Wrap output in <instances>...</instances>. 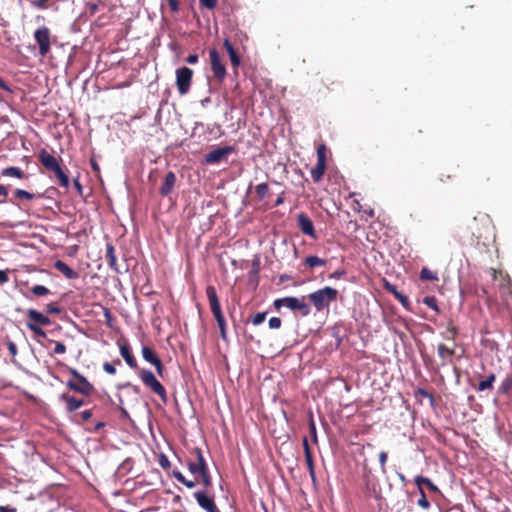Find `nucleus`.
<instances>
[{"label":"nucleus","mask_w":512,"mask_h":512,"mask_svg":"<svg viewBox=\"0 0 512 512\" xmlns=\"http://www.w3.org/2000/svg\"><path fill=\"white\" fill-rule=\"evenodd\" d=\"M339 292L337 289L325 286L307 295V299L317 312L329 310L330 304L337 301Z\"/></svg>","instance_id":"f257e3e1"},{"label":"nucleus","mask_w":512,"mask_h":512,"mask_svg":"<svg viewBox=\"0 0 512 512\" xmlns=\"http://www.w3.org/2000/svg\"><path fill=\"white\" fill-rule=\"evenodd\" d=\"M38 159L42 166L49 172H53L60 186L69 187V178L61 168L58 159L50 154L46 149H41L38 153Z\"/></svg>","instance_id":"f03ea898"},{"label":"nucleus","mask_w":512,"mask_h":512,"mask_svg":"<svg viewBox=\"0 0 512 512\" xmlns=\"http://www.w3.org/2000/svg\"><path fill=\"white\" fill-rule=\"evenodd\" d=\"M306 299L307 296H302L301 298L288 296L276 299L273 305L276 309L286 307L294 312H298L302 317H307L311 313V306L306 302Z\"/></svg>","instance_id":"7ed1b4c3"},{"label":"nucleus","mask_w":512,"mask_h":512,"mask_svg":"<svg viewBox=\"0 0 512 512\" xmlns=\"http://www.w3.org/2000/svg\"><path fill=\"white\" fill-rule=\"evenodd\" d=\"M68 372L71 379L66 382V386L75 392L84 396H91L95 392L94 386L87 380L85 376L78 372L77 369L69 367Z\"/></svg>","instance_id":"20e7f679"},{"label":"nucleus","mask_w":512,"mask_h":512,"mask_svg":"<svg viewBox=\"0 0 512 512\" xmlns=\"http://www.w3.org/2000/svg\"><path fill=\"white\" fill-rule=\"evenodd\" d=\"M190 455L192 458H189L187 461L188 470L195 476H200L201 474L207 472L208 465L203 456L202 450L198 447L193 448L190 451Z\"/></svg>","instance_id":"39448f33"},{"label":"nucleus","mask_w":512,"mask_h":512,"mask_svg":"<svg viewBox=\"0 0 512 512\" xmlns=\"http://www.w3.org/2000/svg\"><path fill=\"white\" fill-rule=\"evenodd\" d=\"M139 377L143 384L157 394L163 402L167 401V393L164 386L156 379L150 370H141Z\"/></svg>","instance_id":"423d86ee"},{"label":"nucleus","mask_w":512,"mask_h":512,"mask_svg":"<svg viewBox=\"0 0 512 512\" xmlns=\"http://www.w3.org/2000/svg\"><path fill=\"white\" fill-rule=\"evenodd\" d=\"M193 70L184 66L176 70V85L180 95H185L190 91Z\"/></svg>","instance_id":"0eeeda50"},{"label":"nucleus","mask_w":512,"mask_h":512,"mask_svg":"<svg viewBox=\"0 0 512 512\" xmlns=\"http://www.w3.org/2000/svg\"><path fill=\"white\" fill-rule=\"evenodd\" d=\"M34 38L39 46V54L45 57L50 52V38L51 33L48 27L43 26L35 30Z\"/></svg>","instance_id":"6e6552de"},{"label":"nucleus","mask_w":512,"mask_h":512,"mask_svg":"<svg viewBox=\"0 0 512 512\" xmlns=\"http://www.w3.org/2000/svg\"><path fill=\"white\" fill-rule=\"evenodd\" d=\"M209 57H210V65H211V71L214 75V77L219 81L222 82L226 75V67L224 63L222 62V59L218 53V51L215 48H212L209 50Z\"/></svg>","instance_id":"1a4fd4ad"},{"label":"nucleus","mask_w":512,"mask_h":512,"mask_svg":"<svg viewBox=\"0 0 512 512\" xmlns=\"http://www.w3.org/2000/svg\"><path fill=\"white\" fill-rule=\"evenodd\" d=\"M326 170V147L320 145L317 148V164L311 169V177L314 182H319Z\"/></svg>","instance_id":"9d476101"},{"label":"nucleus","mask_w":512,"mask_h":512,"mask_svg":"<svg viewBox=\"0 0 512 512\" xmlns=\"http://www.w3.org/2000/svg\"><path fill=\"white\" fill-rule=\"evenodd\" d=\"M142 357L144 358L145 361H147L148 363L152 364L155 367L156 372L160 377H163L164 366L162 364L161 359L157 356V354L152 348L148 346H143Z\"/></svg>","instance_id":"9b49d317"},{"label":"nucleus","mask_w":512,"mask_h":512,"mask_svg":"<svg viewBox=\"0 0 512 512\" xmlns=\"http://www.w3.org/2000/svg\"><path fill=\"white\" fill-rule=\"evenodd\" d=\"M297 225L304 235H307L314 240L317 239L313 222L304 212H301L297 215Z\"/></svg>","instance_id":"f8f14e48"},{"label":"nucleus","mask_w":512,"mask_h":512,"mask_svg":"<svg viewBox=\"0 0 512 512\" xmlns=\"http://www.w3.org/2000/svg\"><path fill=\"white\" fill-rule=\"evenodd\" d=\"M194 497L198 505L207 512H219L213 497L207 495L206 491H197Z\"/></svg>","instance_id":"ddd939ff"},{"label":"nucleus","mask_w":512,"mask_h":512,"mask_svg":"<svg viewBox=\"0 0 512 512\" xmlns=\"http://www.w3.org/2000/svg\"><path fill=\"white\" fill-rule=\"evenodd\" d=\"M233 148L231 146L220 147L214 149L206 154L205 161L209 164L219 163L222 161L227 155L232 153Z\"/></svg>","instance_id":"4468645a"},{"label":"nucleus","mask_w":512,"mask_h":512,"mask_svg":"<svg viewBox=\"0 0 512 512\" xmlns=\"http://www.w3.org/2000/svg\"><path fill=\"white\" fill-rule=\"evenodd\" d=\"M26 316L28 319L26 324H33L38 326H49L51 324V320L48 316L35 309L27 310Z\"/></svg>","instance_id":"2eb2a0df"},{"label":"nucleus","mask_w":512,"mask_h":512,"mask_svg":"<svg viewBox=\"0 0 512 512\" xmlns=\"http://www.w3.org/2000/svg\"><path fill=\"white\" fill-rule=\"evenodd\" d=\"M206 296L213 316L222 313L216 288L212 285L206 287Z\"/></svg>","instance_id":"dca6fc26"},{"label":"nucleus","mask_w":512,"mask_h":512,"mask_svg":"<svg viewBox=\"0 0 512 512\" xmlns=\"http://www.w3.org/2000/svg\"><path fill=\"white\" fill-rule=\"evenodd\" d=\"M176 183V175L173 171L167 172L165 175L164 181L159 189V193L161 196L166 197L170 195L174 189Z\"/></svg>","instance_id":"f3484780"},{"label":"nucleus","mask_w":512,"mask_h":512,"mask_svg":"<svg viewBox=\"0 0 512 512\" xmlns=\"http://www.w3.org/2000/svg\"><path fill=\"white\" fill-rule=\"evenodd\" d=\"M302 442H303V449H304V454H305V461H306V464H307L309 475H310L311 479L313 481H315L316 475H315L314 460H313L312 452H311V449H310V446H309V442H308V439H307L306 436L303 437V441Z\"/></svg>","instance_id":"a211bd4d"},{"label":"nucleus","mask_w":512,"mask_h":512,"mask_svg":"<svg viewBox=\"0 0 512 512\" xmlns=\"http://www.w3.org/2000/svg\"><path fill=\"white\" fill-rule=\"evenodd\" d=\"M60 399L65 402L67 412H74L85 405V401L83 399L76 398L67 393L61 394Z\"/></svg>","instance_id":"6ab92c4d"},{"label":"nucleus","mask_w":512,"mask_h":512,"mask_svg":"<svg viewBox=\"0 0 512 512\" xmlns=\"http://www.w3.org/2000/svg\"><path fill=\"white\" fill-rule=\"evenodd\" d=\"M223 45L229 55L231 65L234 68H238L241 65V59L237 50L234 48V46L232 45L228 38L224 39Z\"/></svg>","instance_id":"aec40b11"},{"label":"nucleus","mask_w":512,"mask_h":512,"mask_svg":"<svg viewBox=\"0 0 512 512\" xmlns=\"http://www.w3.org/2000/svg\"><path fill=\"white\" fill-rule=\"evenodd\" d=\"M119 349H120V354L121 356L124 358L125 362L127 363V365L132 368V369H135L137 368V362H136V359L135 357L133 356L132 352H131V349H130V346L128 345V343H122L119 345Z\"/></svg>","instance_id":"412c9836"},{"label":"nucleus","mask_w":512,"mask_h":512,"mask_svg":"<svg viewBox=\"0 0 512 512\" xmlns=\"http://www.w3.org/2000/svg\"><path fill=\"white\" fill-rule=\"evenodd\" d=\"M55 269H57L60 273H62L67 279L73 280L79 277L78 272L70 268L65 262L62 260H57L54 263Z\"/></svg>","instance_id":"4be33fe9"},{"label":"nucleus","mask_w":512,"mask_h":512,"mask_svg":"<svg viewBox=\"0 0 512 512\" xmlns=\"http://www.w3.org/2000/svg\"><path fill=\"white\" fill-rule=\"evenodd\" d=\"M105 258L107 260V263H108L109 267L112 270H114L116 273H119L120 271H119V268H118V265H117L115 248H114V246L111 243H108L106 245Z\"/></svg>","instance_id":"5701e85b"},{"label":"nucleus","mask_w":512,"mask_h":512,"mask_svg":"<svg viewBox=\"0 0 512 512\" xmlns=\"http://www.w3.org/2000/svg\"><path fill=\"white\" fill-rule=\"evenodd\" d=\"M1 176L3 177H15L18 179H27L28 176L24 173L22 169L15 166L6 167L1 170Z\"/></svg>","instance_id":"b1692460"},{"label":"nucleus","mask_w":512,"mask_h":512,"mask_svg":"<svg viewBox=\"0 0 512 512\" xmlns=\"http://www.w3.org/2000/svg\"><path fill=\"white\" fill-rule=\"evenodd\" d=\"M496 380V375L494 373L489 374L485 379L481 380L478 385L476 386L477 391H486V390H493V384Z\"/></svg>","instance_id":"393cba45"},{"label":"nucleus","mask_w":512,"mask_h":512,"mask_svg":"<svg viewBox=\"0 0 512 512\" xmlns=\"http://www.w3.org/2000/svg\"><path fill=\"white\" fill-rule=\"evenodd\" d=\"M438 355L441 359V365H446V360L454 355V349L448 348L445 344L441 343L437 347Z\"/></svg>","instance_id":"a878e982"},{"label":"nucleus","mask_w":512,"mask_h":512,"mask_svg":"<svg viewBox=\"0 0 512 512\" xmlns=\"http://www.w3.org/2000/svg\"><path fill=\"white\" fill-rule=\"evenodd\" d=\"M326 263H327V260L322 259L315 255H309L304 259V265L311 269H313L315 267H319V266H324V265H326Z\"/></svg>","instance_id":"bb28decb"},{"label":"nucleus","mask_w":512,"mask_h":512,"mask_svg":"<svg viewBox=\"0 0 512 512\" xmlns=\"http://www.w3.org/2000/svg\"><path fill=\"white\" fill-rule=\"evenodd\" d=\"M214 318H215V320L217 322V325L219 327L220 336H221L222 340L227 341L228 340V336H227L226 320L224 318L223 313L215 315Z\"/></svg>","instance_id":"cd10ccee"},{"label":"nucleus","mask_w":512,"mask_h":512,"mask_svg":"<svg viewBox=\"0 0 512 512\" xmlns=\"http://www.w3.org/2000/svg\"><path fill=\"white\" fill-rule=\"evenodd\" d=\"M415 483L418 485L419 488L422 487V485H425L432 492L439 491L437 486L429 478L423 476H416Z\"/></svg>","instance_id":"c85d7f7f"},{"label":"nucleus","mask_w":512,"mask_h":512,"mask_svg":"<svg viewBox=\"0 0 512 512\" xmlns=\"http://www.w3.org/2000/svg\"><path fill=\"white\" fill-rule=\"evenodd\" d=\"M172 476L177 481H179L180 483L185 485L187 488H194L196 486L197 481H192V480L186 479L185 476L180 471H178V470H173L172 471Z\"/></svg>","instance_id":"c756f323"},{"label":"nucleus","mask_w":512,"mask_h":512,"mask_svg":"<svg viewBox=\"0 0 512 512\" xmlns=\"http://www.w3.org/2000/svg\"><path fill=\"white\" fill-rule=\"evenodd\" d=\"M420 279L425 281H438V275L429 268L423 267L420 271Z\"/></svg>","instance_id":"7c9ffc66"},{"label":"nucleus","mask_w":512,"mask_h":512,"mask_svg":"<svg viewBox=\"0 0 512 512\" xmlns=\"http://www.w3.org/2000/svg\"><path fill=\"white\" fill-rule=\"evenodd\" d=\"M255 193L259 200H263L269 193V186L267 183H260L255 187Z\"/></svg>","instance_id":"2f4dec72"},{"label":"nucleus","mask_w":512,"mask_h":512,"mask_svg":"<svg viewBox=\"0 0 512 512\" xmlns=\"http://www.w3.org/2000/svg\"><path fill=\"white\" fill-rule=\"evenodd\" d=\"M13 195L19 200H33L35 198V194L19 188L13 192Z\"/></svg>","instance_id":"473e14b6"},{"label":"nucleus","mask_w":512,"mask_h":512,"mask_svg":"<svg viewBox=\"0 0 512 512\" xmlns=\"http://www.w3.org/2000/svg\"><path fill=\"white\" fill-rule=\"evenodd\" d=\"M512 389V376H507L500 384L499 393L507 394Z\"/></svg>","instance_id":"72a5a7b5"},{"label":"nucleus","mask_w":512,"mask_h":512,"mask_svg":"<svg viewBox=\"0 0 512 512\" xmlns=\"http://www.w3.org/2000/svg\"><path fill=\"white\" fill-rule=\"evenodd\" d=\"M116 365H121L120 359L114 360L113 363L105 362L103 364V370L110 375H115L116 374V368H115Z\"/></svg>","instance_id":"f704fd0d"},{"label":"nucleus","mask_w":512,"mask_h":512,"mask_svg":"<svg viewBox=\"0 0 512 512\" xmlns=\"http://www.w3.org/2000/svg\"><path fill=\"white\" fill-rule=\"evenodd\" d=\"M478 221L481 222L484 232H488L491 229V220L487 215H484L480 218L474 217L473 223L475 225L477 224Z\"/></svg>","instance_id":"c9c22d12"},{"label":"nucleus","mask_w":512,"mask_h":512,"mask_svg":"<svg viewBox=\"0 0 512 512\" xmlns=\"http://www.w3.org/2000/svg\"><path fill=\"white\" fill-rule=\"evenodd\" d=\"M26 327L31 332H33L34 335L37 336V337L46 338V336H47L45 330L41 326L33 325V324H26Z\"/></svg>","instance_id":"e433bc0d"},{"label":"nucleus","mask_w":512,"mask_h":512,"mask_svg":"<svg viewBox=\"0 0 512 512\" xmlns=\"http://www.w3.org/2000/svg\"><path fill=\"white\" fill-rule=\"evenodd\" d=\"M31 292L35 296H46L50 293V290L43 285H35L31 288Z\"/></svg>","instance_id":"4c0bfd02"},{"label":"nucleus","mask_w":512,"mask_h":512,"mask_svg":"<svg viewBox=\"0 0 512 512\" xmlns=\"http://www.w3.org/2000/svg\"><path fill=\"white\" fill-rule=\"evenodd\" d=\"M92 415H93V413H92L91 409L82 411L75 415V421L82 422V423L87 422L92 417Z\"/></svg>","instance_id":"58836bf2"},{"label":"nucleus","mask_w":512,"mask_h":512,"mask_svg":"<svg viewBox=\"0 0 512 512\" xmlns=\"http://www.w3.org/2000/svg\"><path fill=\"white\" fill-rule=\"evenodd\" d=\"M423 303L427 305L429 308L434 310L436 313H439V307L437 305V300L434 296H426L423 299Z\"/></svg>","instance_id":"ea45409f"},{"label":"nucleus","mask_w":512,"mask_h":512,"mask_svg":"<svg viewBox=\"0 0 512 512\" xmlns=\"http://www.w3.org/2000/svg\"><path fill=\"white\" fill-rule=\"evenodd\" d=\"M458 335V330L457 328L452 325V324H449L448 327H447V330L444 334V338L447 339V340H452L454 341L456 339Z\"/></svg>","instance_id":"a19ab883"},{"label":"nucleus","mask_w":512,"mask_h":512,"mask_svg":"<svg viewBox=\"0 0 512 512\" xmlns=\"http://www.w3.org/2000/svg\"><path fill=\"white\" fill-rule=\"evenodd\" d=\"M201 478V484L205 489H209L212 487V478L209 473V470L199 476Z\"/></svg>","instance_id":"79ce46f5"},{"label":"nucleus","mask_w":512,"mask_h":512,"mask_svg":"<svg viewBox=\"0 0 512 512\" xmlns=\"http://www.w3.org/2000/svg\"><path fill=\"white\" fill-rule=\"evenodd\" d=\"M309 431L312 437V441L317 444L318 438H317V431H316V425L313 419L312 414L310 415L309 419Z\"/></svg>","instance_id":"37998d69"},{"label":"nucleus","mask_w":512,"mask_h":512,"mask_svg":"<svg viewBox=\"0 0 512 512\" xmlns=\"http://www.w3.org/2000/svg\"><path fill=\"white\" fill-rule=\"evenodd\" d=\"M46 312L48 314H60L62 309L58 303L52 302L46 305Z\"/></svg>","instance_id":"c03bdc74"},{"label":"nucleus","mask_w":512,"mask_h":512,"mask_svg":"<svg viewBox=\"0 0 512 512\" xmlns=\"http://www.w3.org/2000/svg\"><path fill=\"white\" fill-rule=\"evenodd\" d=\"M420 498L418 499V505L424 509H428L430 507V503L426 498L425 492L422 487H420Z\"/></svg>","instance_id":"a18cd8bd"},{"label":"nucleus","mask_w":512,"mask_h":512,"mask_svg":"<svg viewBox=\"0 0 512 512\" xmlns=\"http://www.w3.org/2000/svg\"><path fill=\"white\" fill-rule=\"evenodd\" d=\"M158 463H159L160 467L164 470H168L171 467V463H170L168 457L163 453H161L159 455Z\"/></svg>","instance_id":"49530a36"},{"label":"nucleus","mask_w":512,"mask_h":512,"mask_svg":"<svg viewBox=\"0 0 512 512\" xmlns=\"http://www.w3.org/2000/svg\"><path fill=\"white\" fill-rule=\"evenodd\" d=\"M266 315V312L257 313L253 316L251 322L253 323V325H259L265 321Z\"/></svg>","instance_id":"de8ad7c7"},{"label":"nucleus","mask_w":512,"mask_h":512,"mask_svg":"<svg viewBox=\"0 0 512 512\" xmlns=\"http://www.w3.org/2000/svg\"><path fill=\"white\" fill-rule=\"evenodd\" d=\"M395 298L402 304L405 309L410 310V302L407 296L400 292L398 295H396Z\"/></svg>","instance_id":"09e8293b"},{"label":"nucleus","mask_w":512,"mask_h":512,"mask_svg":"<svg viewBox=\"0 0 512 512\" xmlns=\"http://www.w3.org/2000/svg\"><path fill=\"white\" fill-rule=\"evenodd\" d=\"M199 3L202 7L213 10L217 6L218 0H199Z\"/></svg>","instance_id":"8fccbe9b"},{"label":"nucleus","mask_w":512,"mask_h":512,"mask_svg":"<svg viewBox=\"0 0 512 512\" xmlns=\"http://www.w3.org/2000/svg\"><path fill=\"white\" fill-rule=\"evenodd\" d=\"M53 342V340H50ZM55 347L53 350L54 354H64L66 353V346L62 342L54 341Z\"/></svg>","instance_id":"3c124183"},{"label":"nucleus","mask_w":512,"mask_h":512,"mask_svg":"<svg viewBox=\"0 0 512 512\" xmlns=\"http://www.w3.org/2000/svg\"><path fill=\"white\" fill-rule=\"evenodd\" d=\"M268 325L271 329H279L282 325V321L279 317H272L269 319Z\"/></svg>","instance_id":"603ef678"},{"label":"nucleus","mask_w":512,"mask_h":512,"mask_svg":"<svg viewBox=\"0 0 512 512\" xmlns=\"http://www.w3.org/2000/svg\"><path fill=\"white\" fill-rule=\"evenodd\" d=\"M384 288L386 289V291H388L389 293L393 294L394 297H396V295H398L400 292L397 290L396 286L385 281L384 283Z\"/></svg>","instance_id":"864d4df0"},{"label":"nucleus","mask_w":512,"mask_h":512,"mask_svg":"<svg viewBox=\"0 0 512 512\" xmlns=\"http://www.w3.org/2000/svg\"><path fill=\"white\" fill-rule=\"evenodd\" d=\"M387 458H388L387 452L381 451L379 453V462H380L381 469H382L383 472H385V466H386Z\"/></svg>","instance_id":"5fc2aeb1"},{"label":"nucleus","mask_w":512,"mask_h":512,"mask_svg":"<svg viewBox=\"0 0 512 512\" xmlns=\"http://www.w3.org/2000/svg\"><path fill=\"white\" fill-rule=\"evenodd\" d=\"M415 395H416V396H421V397H424V398H429L431 401H433V400H434L433 395H432L431 393H429L427 390L422 389V388H419V389L415 392Z\"/></svg>","instance_id":"6e6d98bb"},{"label":"nucleus","mask_w":512,"mask_h":512,"mask_svg":"<svg viewBox=\"0 0 512 512\" xmlns=\"http://www.w3.org/2000/svg\"><path fill=\"white\" fill-rule=\"evenodd\" d=\"M49 0H34L32 5L38 9H46Z\"/></svg>","instance_id":"4d7b16f0"},{"label":"nucleus","mask_w":512,"mask_h":512,"mask_svg":"<svg viewBox=\"0 0 512 512\" xmlns=\"http://www.w3.org/2000/svg\"><path fill=\"white\" fill-rule=\"evenodd\" d=\"M7 348H8V351L10 353L11 356H16L17 355V346L14 342L12 341H9L8 344H7Z\"/></svg>","instance_id":"13d9d810"},{"label":"nucleus","mask_w":512,"mask_h":512,"mask_svg":"<svg viewBox=\"0 0 512 512\" xmlns=\"http://www.w3.org/2000/svg\"><path fill=\"white\" fill-rule=\"evenodd\" d=\"M169 7L172 12H178L179 11V1L178 0H167Z\"/></svg>","instance_id":"bf43d9fd"},{"label":"nucleus","mask_w":512,"mask_h":512,"mask_svg":"<svg viewBox=\"0 0 512 512\" xmlns=\"http://www.w3.org/2000/svg\"><path fill=\"white\" fill-rule=\"evenodd\" d=\"M9 281L7 270H0V285L5 284Z\"/></svg>","instance_id":"052dcab7"},{"label":"nucleus","mask_w":512,"mask_h":512,"mask_svg":"<svg viewBox=\"0 0 512 512\" xmlns=\"http://www.w3.org/2000/svg\"><path fill=\"white\" fill-rule=\"evenodd\" d=\"M472 234H473V235H474L478 240H480V239H482V238H484V237H485V235H484V232H483V231H481V230H480V229H478V228H474V227H472Z\"/></svg>","instance_id":"680f3d73"},{"label":"nucleus","mask_w":512,"mask_h":512,"mask_svg":"<svg viewBox=\"0 0 512 512\" xmlns=\"http://www.w3.org/2000/svg\"><path fill=\"white\" fill-rule=\"evenodd\" d=\"M344 275H345V271L344 270H336L332 274H330L329 277L331 279H339V278L343 277Z\"/></svg>","instance_id":"e2e57ef3"},{"label":"nucleus","mask_w":512,"mask_h":512,"mask_svg":"<svg viewBox=\"0 0 512 512\" xmlns=\"http://www.w3.org/2000/svg\"><path fill=\"white\" fill-rule=\"evenodd\" d=\"M186 62L188 64H196L198 62V55L197 54H190L186 58Z\"/></svg>","instance_id":"0e129e2a"},{"label":"nucleus","mask_w":512,"mask_h":512,"mask_svg":"<svg viewBox=\"0 0 512 512\" xmlns=\"http://www.w3.org/2000/svg\"><path fill=\"white\" fill-rule=\"evenodd\" d=\"M367 489L369 491V495H376V484L375 483H372L370 485V481H367Z\"/></svg>","instance_id":"69168bd1"},{"label":"nucleus","mask_w":512,"mask_h":512,"mask_svg":"<svg viewBox=\"0 0 512 512\" xmlns=\"http://www.w3.org/2000/svg\"><path fill=\"white\" fill-rule=\"evenodd\" d=\"M0 88L12 93V89L6 84V82L0 77Z\"/></svg>","instance_id":"338daca9"},{"label":"nucleus","mask_w":512,"mask_h":512,"mask_svg":"<svg viewBox=\"0 0 512 512\" xmlns=\"http://www.w3.org/2000/svg\"><path fill=\"white\" fill-rule=\"evenodd\" d=\"M16 508L15 507H11V506H1L0 505V512H16Z\"/></svg>","instance_id":"774afa93"}]
</instances>
